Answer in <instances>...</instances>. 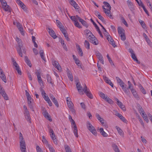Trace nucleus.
<instances>
[{
	"label": "nucleus",
	"mask_w": 152,
	"mask_h": 152,
	"mask_svg": "<svg viewBox=\"0 0 152 152\" xmlns=\"http://www.w3.org/2000/svg\"><path fill=\"white\" fill-rule=\"evenodd\" d=\"M116 128L117 129V131H118V133L119 134L123 137H124V133L123 132L122 130L118 127L117 126H116Z\"/></svg>",
	"instance_id": "obj_28"
},
{
	"label": "nucleus",
	"mask_w": 152,
	"mask_h": 152,
	"mask_svg": "<svg viewBox=\"0 0 152 152\" xmlns=\"http://www.w3.org/2000/svg\"><path fill=\"white\" fill-rule=\"evenodd\" d=\"M48 128L49 129V132L50 134H53L54 133L53 130L51 128L50 126H48Z\"/></svg>",
	"instance_id": "obj_57"
},
{
	"label": "nucleus",
	"mask_w": 152,
	"mask_h": 152,
	"mask_svg": "<svg viewBox=\"0 0 152 152\" xmlns=\"http://www.w3.org/2000/svg\"><path fill=\"white\" fill-rule=\"evenodd\" d=\"M20 140V148L22 152H27L26 149V145L23 136L21 132L19 133Z\"/></svg>",
	"instance_id": "obj_3"
},
{
	"label": "nucleus",
	"mask_w": 152,
	"mask_h": 152,
	"mask_svg": "<svg viewBox=\"0 0 152 152\" xmlns=\"http://www.w3.org/2000/svg\"><path fill=\"white\" fill-rule=\"evenodd\" d=\"M99 96L103 99H105V98L107 97V96H106L102 92H100L99 93Z\"/></svg>",
	"instance_id": "obj_40"
},
{
	"label": "nucleus",
	"mask_w": 152,
	"mask_h": 152,
	"mask_svg": "<svg viewBox=\"0 0 152 152\" xmlns=\"http://www.w3.org/2000/svg\"><path fill=\"white\" fill-rule=\"evenodd\" d=\"M65 149L66 152H72L71 150L69 147L68 145L65 146Z\"/></svg>",
	"instance_id": "obj_48"
},
{
	"label": "nucleus",
	"mask_w": 152,
	"mask_h": 152,
	"mask_svg": "<svg viewBox=\"0 0 152 152\" xmlns=\"http://www.w3.org/2000/svg\"><path fill=\"white\" fill-rule=\"evenodd\" d=\"M15 25L18 28L21 34L23 36L24 35V32L21 25L19 22H17L16 23Z\"/></svg>",
	"instance_id": "obj_11"
},
{
	"label": "nucleus",
	"mask_w": 152,
	"mask_h": 152,
	"mask_svg": "<svg viewBox=\"0 0 152 152\" xmlns=\"http://www.w3.org/2000/svg\"><path fill=\"white\" fill-rule=\"evenodd\" d=\"M76 46L80 56H83V52L81 48H80V45L77 44L76 43Z\"/></svg>",
	"instance_id": "obj_20"
},
{
	"label": "nucleus",
	"mask_w": 152,
	"mask_h": 152,
	"mask_svg": "<svg viewBox=\"0 0 152 152\" xmlns=\"http://www.w3.org/2000/svg\"><path fill=\"white\" fill-rule=\"evenodd\" d=\"M87 126L88 129L95 136L97 135V132L94 127L89 122L87 123Z\"/></svg>",
	"instance_id": "obj_6"
},
{
	"label": "nucleus",
	"mask_w": 152,
	"mask_h": 152,
	"mask_svg": "<svg viewBox=\"0 0 152 152\" xmlns=\"http://www.w3.org/2000/svg\"><path fill=\"white\" fill-rule=\"evenodd\" d=\"M12 61L13 62V65L15 66V67H17V66H19L18 64L14 60H13Z\"/></svg>",
	"instance_id": "obj_63"
},
{
	"label": "nucleus",
	"mask_w": 152,
	"mask_h": 152,
	"mask_svg": "<svg viewBox=\"0 0 152 152\" xmlns=\"http://www.w3.org/2000/svg\"><path fill=\"white\" fill-rule=\"evenodd\" d=\"M85 46L88 49H90V44L89 42L87 40H85L84 42Z\"/></svg>",
	"instance_id": "obj_38"
},
{
	"label": "nucleus",
	"mask_w": 152,
	"mask_h": 152,
	"mask_svg": "<svg viewBox=\"0 0 152 152\" xmlns=\"http://www.w3.org/2000/svg\"><path fill=\"white\" fill-rule=\"evenodd\" d=\"M61 44L64 49L66 51H67V48L66 47V46L65 44V43H64V41L63 40H61Z\"/></svg>",
	"instance_id": "obj_45"
},
{
	"label": "nucleus",
	"mask_w": 152,
	"mask_h": 152,
	"mask_svg": "<svg viewBox=\"0 0 152 152\" xmlns=\"http://www.w3.org/2000/svg\"><path fill=\"white\" fill-rule=\"evenodd\" d=\"M39 53L41 58L45 61H46V59L44 56L43 50L42 49L39 52Z\"/></svg>",
	"instance_id": "obj_26"
},
{
	"label": "nucleus",
	"mask_w": 152,
	"mask_h": 152,
	"mask_svg": "<svg viewBox=\"0 0 152 152\" xmlns=\"http://www.w3.org/2000/svg\"><path fill=\"white\" fill-rule=\"evenodd\" d=\"M27 99L28 105L29 107L32 111H34L33 106V103L32 102V99L31 97H28L27 98Z\"/></svg>",
	"instance_id": "obj_16"
},
{
	"label": "nucleus",
	"mask_w": 152,
	"mask_h": 152,
	"mask_svg": "<svg viewBox=\"0 0 152 152\" xmlns=\"http://www.w3.org/2000/svg\"><path fill=\"white\" fill-rule=\"evenodd\" d=\"M42 113L44 117L48 119L49 121H52V120L51 118L49 116L48 113L47 112L45 109H43Z\"/></svg>",
	"instance_id": "obj_12"
},
{
	"label": "nucleus",
	"mask_w": 152,
	"mask_h": 152,
	"mask_svg": "<svg viewBox=\"0 0 152 152\" xmlns=\"http://www.w3.org/2000/svg\"><path fill=\"white\" fill-rule=\"evenodd\" d=\"M69 120L70 122H71L72 124L74 125L75 124V121L73 120L72 119V117L70 115H69Z\"/></svg>",
	"instance_id": "obj_51"
},
{
	"label": "nucleus",
	"mask_w": 152,
	"mask_h": 152,
	"mask_svg": "<svg viewBox=\"0 0 152 152\" xmlns=\"http://www.w3.org/2000/svg\"><path fill=\"white\" fill-rule=\"evenodd\" d=\"M57 107H59V104L56 99L52 101Z\"/></svg>",
	"instance_id": "obj_56"
},
{
	"label": "nucleus",
	"mask_w": 152,
	"mask_h": 152,
	"mask_svg": "<svg viewBox=\"0 0 152 152\" xmlns=\"http://www.w3.org/2000/svg\"><path fill=\"white\" fill-rule=\"evenodd\" d=\"M89 35L88 38L90 39V42L95 45H97L98 44V42L91 33H88L87 35Z\"/></svg>",
	"instance_id": "obj_5"
},
{
	"label": "nucleus",
	"mask_w": 152,
	"mask_h": 152,
	"mask_svg": "<svg viewBox=\"0 0 152 152\" xmlns=\"http://www.w3.org/2000/svg\"><path fill=\"white\" fill-rule=\"evenodd\" d=\"M115 99L117 101V105L123 110H125L126 109L125 106L122 103L119 101L117 98H116Z\"/></svg>",
	"instance_id": "obj_17"
},
{
	"label": "nucleus",
	"mask_w": 152,
	"mask_h": 152,
	"mask_svg": "<svg viewBox=\"0 0 152 152\" xmlns=\"http://www.w3.org/2000/svg\"><path fill=\"white\" fill-rule=\"evenodd\" d=\"M24 110V114L26 120L29 123H31V117L25 105H24L23 107Z\"/></svg>",
	"instance_id": "obj_4"
},
{
	"label": "nucleus",
	"mask_w": 152,
	"mask_h": 152,
	"mask_svg": "<svg viewBox=\"0 0 152 152\" xmlns=\"http://www.w3.org/2000/svg\"><path fill=\"white\" fill-rule=\"evenodd\" d=\"M47 78L48 82L50 83L51 85H53V83L52 82V79L48 75L47 76Z\"/></svg>",
	"instance_id": "obj_36"
},
{
	"label": "nucleus",
	"mask_w": 152,
	"mask_h": 152,
	"mask_svg": "<svg viewBox=\"0 0 152 152\" xmlns=\"http://www.w3.org/2000/svg\"><path fill=\"white\" fill-rule=\"evenodd\" d=\"M49 96L52 101L56 99L52 94H50L49 95Z\"/></svg>",
	"instance_id": "obj_59"
},
{
	"label": "nucleus",
	"mask_w": 152,
	"mask_h": 152,
	"mask_svg": "<svg viewBox=\"0 0 152 152\" xmlns=\"http://www.w3.org/2000/svg\"><path fill=\"white\" fill-rule=\"evenodd\" d=\"M101 123L102 125L103 126L105 127V128H107L108 127V125H107V123H104L103 122V121Z\"/></svg>",
	"instance_id": "obj_62"
},
{
	"label": "nucleus",
	"mask_w": 152,
	"mask_h": 152,
	"mask_svg": "<svg viewBox=\"0 0 152 152\" xmlns=\"http://www.w3.org/2000/svg\"><path fill=\"white\" fill-rule=\"evenodd\" d=\"M74 126V130H73V133H74V135L75 136L77 137H78V135L77 133V127L75 124L73 125Z\"/></svg>",
	"instance_id": "obj_27"
},
{
	"label": "nucleus",
	"mask_w": 152,
	"mask_h": 152,
	"mask_svg": "<svg viewBox=\"0 0 152 152\" xmlns=\"http://www.w3.org/2000/svg\"><path fill=\"white\" fill-rule=\"evenodd\" d=\"M1 4L3 8L5 11L11 12V10L10 7L7 4V2L4 3V4Z\"/></svg>",
	"instance_id": "obj_15"
},
{
	"label": "nucleus",
	"mask_w": 152,
	"mask_h": 152,
	"mask_svg": "<svg viewBox=\"0 0 152 152\" xmlns=\"http://www.w3.org/2000/svg\"><path fill=\"white\" fill-rule=\"evenodd\" d=\"M110 10H107L106 12V13H105V14L110 18L113 19V17L112 15L110 14Z\"/></svg>",
	"instance_id": "obj_41"
},
{
	"label": "nucleus",
	"mask_w": 152,
	"mask_h": 152,
	"mask_svg": "<svg viewBox=\"0 0 152 152\" xmlns=\"http://www.w3.org/2000/svg\"><path fill=\"white\" fill-rule=\"evenodd\" d=\"M56 21L57 24L58 25V26L59 28H60L61 26H62L61 23L59 20H56Z\"/></svg>",
	"instance_id": "obj_58"
},
{
	"label": "nucleus",
	"mask_w": 152,
	"mask_h": 152,
	"mask_svg": "<svg viewBox=\"0 0 152 152\" xmlns=\"http://www.w3.org/2000/svg\"><path fill=\"white\" fill-rule=\"evenodd\" d=\"M76 64L79 67H80V68L83 70L84 69L83 67L82 66V65L80 63V61L78 60L75 62Z\"/></svg>",
	"instance_id": "obj_39"
},
{
	"label": "nucleus",
	"mask_w": 152,
	"mask_h": 152,
	"mask_svg": "<svg viewBox=\"0 0 152 152\" xmlns=\"http://www.w3.org/2000/svg\"><path fill=\"white\" fill-rule=\"evenodd\" d=\"M103 3L105 6L108 8L107 10H111V6L108 2L106 1H104Z\"/></svg>",
	"instance_id": "obj_35"
},
{
	"label": "nucleus",
	"mask_w": 152,
	"mask_h": 152,
	"mask_svg": "<svg viewBox=\"0 0 152 152\" xmlns=\"http://www.w3.org/2000/svg\"><path fill=\"white\" fill-rule=\"evenodd\" d=\"M83 90V91H84V92L87 96L90 99H92L93 98L92 95L91 93L90 90L89 89H87V87L86 85H85L84 88Z\"/></svg>",
	"instance_id": "obj_8"
},
{
	"label": "nucleus",
	"mask_w": 152,
	"mask_h": 152,
	"mask_svg": "<svg viewBox=\"0 0 152 152\" xmlns=\"http://www.w3.org/2000/svg\"><path fill=\"white\" fill-rule=\"evenodd\" d=\"M14 68L16 69V70L17 71L18 73V74L20 75H21L22 73L19 67L17 66V67H14Z\"/></svg>",
	"instance_id": "obj_47"
},
{
	"label": "nucleus",
	"mask_w": 152,
	"mask_h": 152,
	"mask_svg": "<svg viewBox=\"0 0 152 152\" xmlns=\"http://www.w3.org/2000/svg\"><path fill=\"white\" fill-rule=\"evenodd\" d=\"M141 139L142 141V142L145 143H146L147 141L146 139L144 137H143L142 136L141 137Z\"/></svg>",
	"instance_id": "obj_61"
},
{
	"label": "nucleus",
	"mask_w": 152,
	"mask_h": 152,
	"mask_svg": "<svg viewBox=\"0 0 152 152\" xmlns=\"http://www.w3.org/2000/svg\"><path fill=\"white\" fill-rule=\"evenodd\" d=\"M119 36L121 37V39L122 40L124 41L126 39V37L125 34H122L119 35Z\"/></svg>",
	"instance_id": "obj_54"
},
{
	"label": "nucleus",
	"mask_w": 152,
	"mask_h": 152,
	"mask_svg": "<svg viewBox=\"0 0 152 152\" xmlns=\"http://www.w3.org/2000/svg\"><path fill=\"white\" fill-rule=\"evenodd\" d=\"M96 55L97 56L99 60H100L103 58L101 54L98 51L96 53Z\"/></svg>",
	"instance_id": "obj_44"
},
{
	"label": "nucleus",
	"mask_w": 152,
	"mask_h": 152,
	"mask_svg": "<svg viewBox=\"0 0 152 152\" xmlns=\"http://www.w3.org/2000/svg\"><path fill=\"white\" fill-rule=\"evenodd\" d=\"M1 95L6 100L8 99V97L6 94L4 89L2 87L0 84V99L1 97Z\"/></svg>",
	"instance_id": "obj_7"
},
{
	"label": "nucleus",
	"mask_w": 152,
	"mask_h": 152,
	"mask_svg": "<svg viewBox=\"0 0 152 152\" xmlns=\"http://www.w3.org/2000/svg\"><path fill=\"white\" fill-rule=\"evenodd\" d=\"M48 32L50 35L53 38L56 39L57 37L54 31L52 29L48 28Z\"/></svg>",
	"instance_id": "obj_18"
},
{
	"label": "nucleus",
	"mask_w": 152,
	"mask_h": 152,
	"mask_svg": "<svg viewBox=\"0 0 152 152\" xmlns=\"http://www.w3.org/2000/svg\"><path fill=\"white\" fill-rule=\"evenodd\" d=\"M120 18L122 23H123L126 27H128V25L122 15L120 16Z\"/></svg>",
	"instance_id": "obj_31"
},
{
	"label": "nucleus",
	"mask_w": 152,
	"mask_h": 152,
	"mask_svg": "<svg viewBox=\"0 0 152 152\" xmlns=\"http://www.w3.org/2000/svg\"><path fill=\"white\" fill-rule=\"evenodd\" d=\"M127 5L131 11L133 10V5L132 3L130 1L128 0L127 1Z\"/></svg>",
	"instance_id": "obj_24"
},
{
	"label": "nucleus",
	"mask_w": 152,
	"mask_h": 152,
	"mask_svg": "<svg viewBox=\"0 0 152 152\" xmlns=\"http://www.w3.org/2000/svg\"><path fill=\"white\" fill-rule=\"evenodd\" d=\"M112 146L113 149L115 152H120L118 148L115 144H113Z\"/></svg>",
	"instance_id": "obj_25"
},
{
	"label": "nucleus",
	"mask_w": 152,
	"mask_h": 152,
	"mask_svg": "<svg viewBox=\"0 0 152 152\" xmlns=\"http://www.w3.org/2000/svg\"><path fill=\"white\" fill-rule=\"evenodd\" d=\"M118 32L119 35L124 33V30L121 27H119L118 28Z\"/></svg>",
	"instance_id": "obj_30"
},
{
	"label": "nucleus",
	"mask_w": 152,
	"mask_h": 152,
	"mask_svg": "<svg viewBox=\"0 0 152 152\" xmlns=\"http://www.w3.org/2000/svg\"><path fill=\"white\" fill-rule=\"evenodd\" d=\"M107 39L109 43L112 45L113 47L115 48L116 46L115 44V43L114 40L110 35H107Z\"/></svg>",
	"instance_id": "obj_13"
},
{
	"label": "nucleus",
	"mask_w": 152,
	"mask_h": 152,
	"mask_svg": "<svg viewBox=\"0 0 152 152\" xmlns=\"http://www.w3.org/2000/svg\"><path fill=\"white\" fill-rule=\"evenodd\" d=\"M43 97L44 99L45 100L46 102H47L48 101L50 100L48 96H46L45 95H44Z\"/></svg>",
	"instance_id": "obj_60"
},
{
	"label": "nucleus",
	"mask_w": 152,
	"mask_h": 152,
	"mask_svg": "<svg viewBox=\"0 0 152 152\" xmlns=\"http://www.w3.org/2000/svg\"><path fill=\"white\" fill-rule=\"evenodd\" d=\"M139 87L142 93L144 94H145L146 93L145 90L141 84H140L139 85Z\"/></svg>",
	"instance_id": "obj_37"
},
{
	"label": "nucleus",
	"mask_w": 152,
	"mask_h": 152,
	"mask_svg": "<svg viewBox=\"0 0 152 152\" xmlns=\"http://www.w3.org/2000/svg\"><path fill=\"white\" fill-rule=\"evenodd\" d=\"M96 117L97 118L100 122L101 123L104 121V119L103 118H102L98 114L96 113Z\"/></svg>",
	"instance_id": "obj_34"
},
{
	"label": "nucleus",
	"mask_w": 152,
	"mask_h": 152,
	"mask_svg": "<svg viewBox=\"0 0 152 152\" xmlns=\"http://www.w3.org/2000/svg\"><path fill=\"white\" fill-rule=\"evenodd\" d=\"M98 18L100 20H101L102 21H103L104 20V18L100 14L99 15H98L97 16Z\"/></svg>",
	"instance_id": "obj_64"
},
{
	"label": "nucleus",
	"mask_w": 152,
	"mask_h": 152,
	"mask_svg": "<svg viewBox=\"0 0 152 152\" xmlns=\"http://www.w3.org/2000/svg\"><path fill=\"white\" fill-rule=\"evenodd\" d=\"M36 150L37 152H43L42 149L38 145L36 146Z\"/></svg>",
	"instance_id": "obj_55"
},
{
	"label": "nucleus",
	"mask_w": 152,
	"mask_h": 152,
	"mask_svg": "<svg viewBox=\"0 0 152 152\" xmlns=\"http://www.w3.org/2000/svg\"><path fill=\"white\" fill-rule=\"evenodd\" d=\"M16 41H17L18 45V46L17 48V51L20 57H22L23 54L22 53L21 49H22L23 50V52L24 53H25L26 52V50L25 48L24 47L23 48V47L22 41L20 39H19L18 37H17L16 38Z\"/></svg>",
	"instance_id": "obj_2"
},
{
	"label": "nucleus",
	"mask_w": 152,
	"mask_h": 152,
	"mask_svg": "<svg viewBox=\"0 0 152 152\" xmlns=\"http://www.w3.org/2000/svg\"><path fill=\"white\" fill-rule=\"evenodd\" d=\"M59 28L60 29V30L61 31L62 33L63 34L67 32L66 31V30L64 28V26H61V27H60Z\"/></svg>",
	"instance_id": "obj_53"
},
{
	"label": "nucleus",
	"mask_w": 152,
	"mask_h": 152,
	"mask_svg": "<svg viewBox=\"0 0 152 152\" xmlns=\"http://www.w3.org/2000/svg\"><path fill=\"white\" fill-rule=\"evenodd\" d=\"M70 4L76 9H78L79 7L76 2L73 0H71L70 1Z\"/></svg>",
	"instance_id": "obj_21"
},
{
	"label": "nucleus",
	"mask_w": 152,
	"mask_h": 152,
	"mask_svg": "<svg viewBox=\"0 0 152 152\" xmlns=\"http://www.w3.org/2000/svg\"><path fill=\"white\" fill-rule=\"evenodd\" d=\"M141 115L144 119V120L146 121L147 123H148L149 121V120L148 119L147 115L144 113H142V114H141Z\"/></svg>",
	"instance_id": "obj_33"
},
{
	"label": "nucleus",
	"mask_w": 152,
	"mask_h": 152,
	"mask_svg": "<svg viewBox=\"0 0 152 152\" xmlns=\"http://www.w3.org/2000/svg\"><path fill=\"white\" fill-rule=\"evenodd\" d=\"M38 81L39 84L41 85H43V81L41 77V76L37 77Z\"/></svg>",
	"instance_id": "obj_46"
},
{
	"label": "nucleus",
	"mask_w": 152,
	"mask_h": 152,
	"mask_svg": "<svg viewBox=\"0 0 152 152\" xmlns=\"http://www.w3.org/2000/svg\"><path fill=\"white\" fill-rule=\"evenodd\" d=\"M104 79L106 83L110 85L112 87H113V84L108 77H104Z\"/></svg>",
	"instance_id": "obj_22"
},
{
	"label": "nucleus",
	"mask_w": 152,
	"mask_h": 152,
	"mask_svg": "<svg viewBox=\"0 0 152 152\" xmlns=\"http://www.w3.org/2000/svg\"><path fill=\"white\" fill-rule=\"evenodd\" d=\"M16 3L19 5L24 10H25L26 6L24 3L20 0H16Z\"/></svg>",
	"instance_id": "obj_19"
},
{
	"label": "nucleus",
	"mask_w": 152,
	"mask_h": 152,
	"mask_svg": "<svg viewBox=\"0 0 152 152\" xmlns=\"http://www.w3.org/2000/svg\"><path fill=\"white\" fill-rule=\"evenodd\" d=\"M105 100L110 104H113V101L111 99H110L107 96L105 98Z\"/></svg>",
	"instance_id": "obj_43"
},
{
	"label": "nucleus",
	"mask_w": 152,
	"mask_h": 152,
	"mask_svg": "<svg viewBox=\"0 0 152 152\" xmlns=\"http://www.w3.org/2000/svg\"><path fill=\"white\" fill-rule=\"evenodd\" d=\"M48 147L50 152H55L54 149L50 145L48 144Z\"/></svg>",
	"instance_id": "obj_50"
},
{
	"label": "nucleus",
	"mask_w": 152,
	"mask_h": 152,
	"mask_svg": "<svg viewBox=\"0 0 152 152\" xmlns=\"http://www.w3.org/2000/svg\"><path fill=\"white\" fill-rule=\"evenodd\" d=\"M99 131L101 134L104 137H107L108 134L104 131L102 128H101L99 129Z\"/></svg>",
	"instance_id": "obj_23"
},
{
	"label": "nucleus",
	"mask_w": 152,
	"mask_h": 152,
	"mask_svg": "<svg viewBox=\"0 0 152 152\" xmlns=\"http://www.w3.org/2000/svg\"><path fill=\"white\" fill-rule=\"evenodd\" d=\"M67 75L68 78H69L70 80L72 81L73 80V77L72 74L71 72L69 71H68L67 72Z\"/></svg>",
	"instance_id": "obj_32"
},
{
	"label": "nucleus",
	"mask_w": 152,
	"mask_h": 152,
	"mask_svg": "<svg viewBox=\"0 0 152 152\" xmlns=\"http://www.w3.org/2000/svg\"><path fill=\"white\" fill-rule=\"evenodd\" d=\"M76 18H75V17H71V20L74 23L75 26L79 28H82V26L78 22V20L81 22L82 24L86 28H88V25L86 22L77 15H76Z\"/></svg>",
	"instance_id": "obj_1"
},
{
	"label": "nucleus",
	"mask_w": 152,
	"mask_h": 152,
	"mask_svg": "<svg viewBox=\"0 0 152 152\" xmlns=\"http://www.w3.org/2000/svg\"><path fill=\"white\" fill-rule=\"evenodd\" d=\"M123 90L124 91V92L127 95H129V94L130 93V91L129 89L126 88V87H124V88H122Z\"/></svg>",
	"instance_id": "obj_49"
},
{
	"label": "nucleus",
	"mask_w": 152,
	"mask_h": 152,
	"mask_svg": "<svg viewBox=\"0 0 152 152\" xmlns=\"http://www.w3.org/2000/svg\"><path fill=\"white\" fill-rule=\"evenodd\" d=\"M25 61L27 64L30 67H31L32 65L30 60L26 56L25 57Z\"/></svg>",
	"instance_id": "obj_29"
},
{
	"label": "nucleus",
	"mask_w": 152,
	"mask_h": 152,
	"mask_svg": "<svg viewBox=\"0 0 152 152\" xmlns=\"http://www.w3.org/2000/svg\"><path fill=\"white\" fill-rule=\"evenodd\" d=\"M52 64L53 65L58 71L60 72L62 71V69L60 66L59 65L58 62L54 60L52 61Z\"/></svg>",
	"instance_id": "obj_9"
},
{
	"label": "nucleus",
	"mask_w": 152,
	"mask_h": 152,
	"mask_svg": "<svg viewBox=\"0 0 152 152\" xmlns=\"http://www.w3.org/2000/svg\"><path fill=\"white\" fill-rule=\"evenodd\" d=\"M0 78L5 83L7 82L6 76L5 75L2 69L0 67Z\"/></svg>",
	"instance_id": "obj_10"
},
{
	"label": "nucleus",
	"mask_w": 152,
	"mask_h": 152,
	"mask_svg": "<svg viewBox=\"0 0 152 152\" xmlns=\"http://www.w3.org/2000/svg\"><path fill=\"white\" fill-rule=\"evenodd\" d=\"M77 88L80 94H83L82 87L81 86L80 83L79 82H77L76 84Z\"/></svg>",
	"instance_id": "obj_14"
},
{
	"label": "nucleus",
	"mask_w": 152,
	"mask_h": 152,
	"mask_svg": "<svg viewBox=\"0 0 152 152\" xmlns=\"http://www.w3.org/2000/svg\"><path fill=\"white\" fill-rule=\"evenodd\" d=\"M67 104L69 109L73 107L74 105L71 101H69V102H68Z\"/></svg>",
	"instance_id": "obj_52"
},
{
	"label": "nucleus",
	"mask_w": 152,
	"mask_h": 152,
	"mask_svg": "<svg viewBox=\"0 0 152 152\" xmlns=\"http://www.w3.org/2000/svg\"><path fill=\"white\" fill-rule=\"evenodd\" d=\"M139 21L141 25L143 28L145 29L146 28V25L145 22L141 20H139Z\"/></svg>",
	"instance_id": "obj_42"
}]
</instances>
